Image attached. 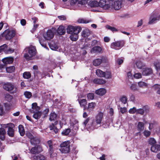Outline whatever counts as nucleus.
I'll list each match as a JSON object with an SVG mask.
<instances>
[{
    "label": "nucleus",
    "mask_w": 160,
    "mask_h": 160,
    "mask_svg": "<svg viewBox=\"0 0 160 160\" xmlns=\"http://www.w3.org/2000/svg\"><path fill=\"white\" fill-rule=\"evenodd\" d=\"M78 121L77 120H75L74 121V124L73 125V128H74L75 129L77 130L78 128Z\"/></svg>",
    "instance_id": "nucleus-61"
},
{
    "label": "nucleus",
    "mask_w": 160,
    "mask_h": 160,
    "mask_svg": "<svg viewBox=\"0 0 160 160\" xmlns=\"http://www.w3.org/2000/svg\"><path fill=\"white\" fill-rule=\"evenodd\" d=\"M123 0H114L113 2L112 1H109V4L111 5L110 8H113L116 10H118L121 8L122 2Z\"/></svg>",
    "instance_id": "nucleus-8"
},
{
    "label": "nucleus",
    "mask_w": 160,
    "mask_h": 160,
    "mask_svg": "<svg viewBox=\"0 0 160 160\" xmlns=\"http://www.w3.org/2000/svg\"><path fill=\"white\" fill-rule=\"evenodd\" d=\"M41 112L38 111L34 113L33 117L34 118L37 119L40 118L41 116Z\"/></svg>",
    "instance_id": "nucleus-42"
},
{
    "label": "nucleus",
    "mask_w": 160,
    "mask_h": 160,
    "mask_svg": "<svg viewBox=\"0 0 160 160\" xmlns=\"http://www.w3.org/2000/svg\"><path fill=\"white\" fill-rule=\"evenodd\" d=\"M15 68L13 66L9 67L6 68L7 72L8 73H12L14 71Z\"/></svg>",
    "instance_id": "nucleus-40"
},
{
    "label": "nucleus",
    "mask_w": 160,
    "mask_h": 160,
    "mask_svg": "<svg viewBox=\"0 0 160 160\" xmlns=\"http://www.w3.org/2000/svg\"><path fill=\"white\" fill-rule=\"evenodd\" d=\"M26 50L28 52L25 54L24 57L28 60L31 59L32 57L34 56L36 53V50L35 47L31 46L26 48Z\"/></svg>",
    "instance_id": "nucleus-3"
},
{
    "label": "nucleus",
    "mask_w": 160,
    "mask_h": 160,
    "mask_svg": "<svg viewBox=\"0 0 160 160\" xmlns=\"http://www.w3.org/2000/svg\"><path fill=\"white\" fill-rule=\"evenodd\" d=\"M2 61L5 64L11 63L13 61V58L12 57H7L2 59Z\"/></svg>",
    "instance_id": "nucleus-21"
},
{
    "label": "nucleus",
    "mask_w": 160,
    "mask_h": 160,
    "mask_svg": "<svg viewBox=\"0 0 160 160\" xmlns=\"http://www.w3.org/2000/svg\"><path fill=\"white\" fill-rule=\"evenodd\" d=\"M49 47L52 50L55 51L57 50L58 48V46L55 44H50Z\"/></svg>",
    "instance_id": "nucleus-44"
},
{
    "label": "nucleus",
    "mask_w": 160,
    "mask_h": 160,
    "mask_svg": "<svg viewBox=\"0 0 160 160\" xmlns=\"http://www.w3.org/2000/svg\"><path fill=\"white\" fill-rule=\"evenodd\" d=\"M18 129L21 135V136H23L25 134V131L23 126L21 125H20L18 126Z\"/></svg>",
    "instance_id": "nucleus-32"
},
{
    "label": "nucleus",
    "mask_w": 160,
    "mask_h": 160,
    "mask_svg": "<svg viewBox=\"0 0 160 160\" xmlns=\"http://www.w3.org/2000/svg\"><path fill=\"white\" fill-rule=\"evenodd\" d=\"M103 113L101 112H99L95 117V120L92 123L91 129H96L100 126L103 119Z\"/></svg>",
    "instance_id": "nucleus-2"
},
{
    "label": "nucleus",
    "mask_w": 160,
    "mask_h": 160,
    "mask_svg": "<svg viewBox=\"0 0 160 160\" xmlns=\"http://www.w3.org/2000/svg\"><path fill=\"white\" fill-rule=\"evenodd\" d=\"M78 102L81 107L84 108V110L86 109L85 106L87 103V101L86 99H82L78 100Z\"/></svg>",
    "instance_id": "nucleus-23"
},
{
    "label": "nucleus",
    "mask_w": 160,
    "mask_h": 160,
    "mask_svg": "<svg viewBox=\"0 0 160 160\" xmlns=\"http://www.w3.org/2000/svg\"><path fill=\"white\" fill-rule=\"evenodd\" d=\"M98 7L103 8L104 9H107L110 8L111 5L109 4V2L108 3L107 2L106 0H100L98 2Z\"/></svg>",
    "instance_id": "nucleus-11"
},
{
    "label": "nucleus",
    "mask_w": 160,
    "mask_h": 160,
    "mask_svg": "<svg viewBox=\"0 0 160 160\" xmlns=\"http://www.w3.org/2000/svg\"><path fill=\"white\" fill-rule=\"evenodd\" d=\"M154 65L156 69L158 71L160 68V62L157 61L155 62Z\"/></svg>",
    "instance_id": "nucleus-55"
},
{
    "label": "nucleus",
    "mask_w": 160,
    "mask_h": 160,
    "mask_svg": "<svg viewBox=\"0 0 160 160\" xmlns=\"http://www.w3.org/2000/svg\"><path fill=\"white\" fill-rule=\"evenodd\" d=\"M142 74L143 75H148L152 72V69L149 68H144L142 69Z\"/></svg>",
    "instance_id": "nucleus-17"
},
{
    "label": "nucleus",
    "mask_w": 160,
    "mask_h": 160,
    "mask_svg": "<svg viewBox=\"0 0 160 160\" xmlns=\"http://www.w3.org/2000/svg\"><path fill=\"white\" fill-rule=\"evenodd\" d=\"M34 77L38 80H40L43 78L45 75H43V74L40 72L38 71H35L34 72Z\"/></svg>",
    "instance_id": "nucleus-14"
},
{
    "label": "nucleus",
    "mask_w": 160,
    "mask_h": 160,
    "mask_svg": "<svg viewBox=\"0 0 160 160\" xmlns=\"http://www.w3.org/2000/svg\"><path fill=\"white\" fill-rule=\"evenodd\" d=\"M120 112L122 114L125 113L127 111V108H120Z\"/></svg>",
    "instance_id": "nucleus-64"
},
{
    "label": "nucleus",
    "mask_w": 160,
    "mask_h": 160,
    "mask_svg": "<svg viewBox=\"0 0 160 160\" xmlns=\"http://www.w3.org/2000/svg\"><path fill=\"white\" fill-rule=\"evenodd\" d=\"M134 77L136 79H139L142 78V75L140 73H136L134 74Z\"/></svg>",
    "instance_id": "nucleus-58"
},
{
    "label": "nucleus",
    "mask_w": 160,
    "mask_h": 160,
    "mask_svg": "<svg viewBox=\"0 0 160 160\" xmlns=\"http://www.w3.org/2000/svg\"><path fill=\"white\" fill-rule=\"evenodd\" d=\"M103 77L107 79L111 78H112L111 72L109 71L105 72V74H104V76Z\"/></svg>",
    "instance_id": "nucleus-31"
},
{
    "label": "nucleus",
    "mask_w": 160,
    "mask_h": 160,
    "mask_svg": "<svg viewBox=\"0 0 160 160\" xmlns=\"http://www.w3.org/2000/svg\"><path fill=\"white\" fill-rule=\"evenodd\" d=\"M121 101L124 104H126L127 101V98L126 96H123L120 99Z\"/></svg>",
    "instance_id": "nucleus-53"
},
{
    "label": "nucleus",
    "mask_w": 160,
    "mask_h": 160,
    "mask_svg": "<svg viewBox=\"0 0 160 160\" xmlns=\"http://www.w3.org/2000/svg\"><path fill=\"white\" fill-rule=\"evenodd\" d=\"M58 123V122L57 121H56L54 122L55 124L52 123L49 126L50 130H53V131L55 133H56L58 131V129H57V128L55 126V125H57Z\"/></svg>",
    "instance_id": "nucleus-24"
},
{
    "label": "nucleus",
    "mask_w": 160,
    "mask_h": 160,
    "mask_svg": "<svg viewBox=\"0 0 160 160\" xmlns=\"http://www.w3.org/2000/svg\"><path fill=\"white\" fill-rule=\"evenodd\" d=\"M130 89L131 90L133 91H138V90L137 85L135 83H132L131 84L130 87Z\"/></svg>",
    "instance_id": "nucleus-43"
},
{
    "label": "nucleus",
    "mask_w": 160,
    "mask_h": 160,
    "mask_svg": "<svg viewBox=\"0 0 160 160\" xmlns=\"http://www.w3.org/2000/svg\"><path fill=\"white\" fill-rule=\"evenodd\" d=\"M71 132V129L69 128L66 129L64 130L62 132V134L63 135H67Z\"/></svg>",
    "instance_id": "nucleus-49"
},
{
    "label": "nucleus",
    "mask_w": 160,
    "mask_h": 160,
    "mask_svg": "<svg viewBox=\"0 0 160 160\" xmlns=\"http://www.w3.org/2000/svg\"><path fill=\"white\" fill-rule=\"evenodd\" d=\"M4 113L3 107L0 105V115L2 116Z\"/></svg>",
    "instance_id": "nucleus-63"
},
{
    "label": "nucleus",
    "mask_w": 160,
    "mask_h": 160,
    "mask_svg": "<svg viewBox=\"0 0 160 160\" xmlns=\"http://www.w3.org/2000/svg\"><path fill=\"white\" fill-rule=\"evenodd\" d=\"M106 91L105 89L103 88H101L96 90L95 91V93L98 95L100 96H102L106 93Z\"/></svg>",
    "instance_id": "nucleus-22"
},
{
    "label": "nucleus",
    "mask_w": 160,
    "mask_h": 160,
    "mask_svg": "<svg viewBox=\"0 0 160 160\" xmlns=\"http://www.w3.org/2000/svg\"><path fill=\"white\" fill-rule=\"evenodd\" d=\"M88 5L91 7H98V2L97 1H93L89 2Z\"/></svg>",
    "instance_id": "nucleus-27"
},
{
    "label": "nucleus",
    "mask_w": 160,
    "mask_h": 160,
    "mask_svg": "<svg viewBox=\"0 0 160 160\" xmlns=\"http://www.w3.org/2000/svg\"><path fill=\"white\" fill-rule=\"evenodd\" d=\"M30 142L32 144L35 145L39 142V140L38 139L33 137L32 138L30 139Z\"/></svg>",
    "instance_id": "nucleus-39"
},
{
    "label": "nucleus",
    "mask_w": 160,
    "mask_h": 160,
    "mask_svg": "<svg viewBox=\"0 0 160 160\" xmlns=\"http://www.w3.org/2000/svg\"><path fill=\"white\" fill-rule=\"evenodd\" d=\"M160 19V16H152L149 19L148 22L149 24H152L154 23L156 21L159 20Z\"/></svg>",
    "instance_id": "nucleus-15"
},
{
    "label": "nucleus",
    "mask_w": 160,
    "mask_h": 160,
    "mask_svg": "<svg viewBox=\"0 0 160 160\" xmlns=\"http://www.w3.org/2000/svg\"><path fill=\"white\" fill-rule=\"evenodd\" d=\"M137 109L135 107H133V108H130L129 110V112L130 113L133 114L135 113H137Z\"/></svg>",
    "instance_id": "nucleus-50"
},
{
    "label": "nucleus",
    "mask_w": 160,
    "mask_h": 160,
    "mask_svg": "<svg viewBox=\"0 0 160 160\" xmlns=\"http://www.w3.org/2000/svg\"><path fill=\"white\" fill-rule=\"evenodd\" d=\"M149 111V108L146 106L143 107L141 108L137 109V114L141 115H143L144 113H147Z\"/></svg>",
    "instance_id": "nucleus-13"
},
{
    "label": "nucleus",
    "mask_w": 160,
    "mask_h": 160,
    "mask_svg": "<svg viewBox=\"0 0 160 160\" xmlns=\"http://www.w3.org/2000/svg\"><path fill=\"white\" fill-rule=\"evenodd\" d=\"M90 31L88 29L83 30L82 33V36L84 37H88L90 35Z\"/></svg>",
    "instance_id": "nucleus-30"
},
{
    "label": "nucleus",
    "mask_w": 160,
    "mask_h": 160,
    "mask_svg": "<svg viewBox=\"0 0 160 160\" xmlns=\"http://www.w3.org/2000/svg\"><path fill=\"white\" fill-rule=\"evenodd\" d=\"M26 135L30 139H31L32 138H33V136L30 132H26Z\"/></svg>",
    "instance_id": "nucleus-62"
},
{
    "label": "nucleus",
    "mask_w": 160,
    "mask_h": 160,
    "mask_svg": "<svg viewBox=\"0 0 160 160\" xmlns=\"http://www.w3.org/2000/svg\"><path fill=\"white\" fill-rule=\"evenodd\" d=\"M8 46L6 44H4L0 47V51H4L5 52V50H6Z\"/></svg>",
    "instance_id": "nucleus-54"
},
{
    "label": "nucleus",
    "mask_w": 160,
    "mask_h": 160,
    "mask_svg": "<svg viewBox=\"0 0 160 160\" xmlns=\"http://www.w3.org/2000/svg\"><path fill=\"white\" fill-rule=\"evenodd\" d=\"M78 34L73 33L71 34L70 37L71 40L72 41H76L78 39Z\"/></svg>",
    "instance_id": "nucleus-38"
},
{
    "label": "nucleus",
    "mask_w": 160,
    "mask_h": 160,
    "mask_svg": "<svg viewBox=\"0 0 160 160\" xmlns=\"http://www.w3.org/2000/svg\"><path fill=\"white\" fill-rule=\"evenodd\" d=\"M149 144L152 146L156 143V141L153 138H150L148 139Z\"/></svg>",
    "instance_id": "nucleus-45"
},
{
    "label": "nucleus",
    "mask_w": 160,
    "mask_h": 160,
    "mask_svg": "<svg viewBox=\"0 0 160 160\" xmlns=\"http://www.w3.org/2000/svg\"><path fill=\"white\" fill-rule=\"evenodd\" d=\"M144 128V124L143 122H138V129L139 131H142Z\"/></svg>",
    "instance_id": "nucleus-33"
},
{
    "label": "nucleus",
    "mask_w": 160,
    "mask_h": 160,
    "mask_svg": "<svg viewBox=\"0 0 160 160\" xmlns=\"http://www.w3.org/2000/svg\"><path fill=\"white\" fill-rule=\"evenodd\" d=\"M65 29L64 27L63 26H60L58 28L57 30L58 33L60 35L64 34L65 32Z\"/></svg>",
    "instance_id": "nucleus-25"
},
{
    "label": "nucleus",
    "mask_w": 160,
    "mask_h": 160,
    "mask_svg": "<svg viewBox=\"0 0 160 160\" xmlns=\"http://www.w3.org/2000/svg\"><path fill=\"white\" fill-rule=\"evenodd\" d=\"M138 85L140 88H141L146 87L148 86L147 83L142 81L138 82Z\"/></svg>",
    "instance_id": "nucleus-36"
},
{
    "label": "nucleus",
    "mask_w": 160,
    "mask_h": 160,
    "mask_svg": "<svg viewBox=\"0 0 160 160\" xmlns=\"http://www.w3.org/2000/svg\"><path fill=\"white\" fill-rule=\"evenodd\" d=\"M143 134L144 136L148 137L151 134V132L147 130H146L143 132Z\"/></svg>",
    "instance_id": "nucleus-57"
},
{
    "label": "nucleus",
    "mask_w": 160,
    "mask_h": 160,
    "mask_svg": "<svg viewBox=\"0 0 160 160\" xmlns=\"http://www.w3.org/2000/svg\"><path fill=\"white\" fill-rule=\"evenodd\" d=\"M102 50V48L98 46L93 47L91 50V52L92 53H100Z\"/></svg>",
    "instance_id": "nucleus-16"
},
{
    "label": "nucleus",
    "mask_w": 160,
    "mask_h": 160,
    "mask_svg": "<svg viewBox=\"0 0 160 160\" xmlns=\"http://www.w3.org/2000/svg\"><path fill=\"white\" fill-rule=\"evenodd\" d=\"M156 123L154 121H153L149 123V125L148 127L150 130L152 129L155 126Z\"/></svg>",
    "instance_id": "nucleus-51"
},
{
    "label": "nucleus",
    "mask_w": 160,
    "mask_h": 160,
    "mask_svg": "<svg viewBox=\"0 0 160 160\" xmlns=\"http://www.w3.org/2000/svg\"><path fill=\"white\" fill-rule=\"evenodd\" d=\"M96 73L97 76L100 77H103L105 72L100 69H97L96 71Z\"/></svg>",
    "instance_id": "nucleus-29"
},
{
    "label": "nucleus",
    "mask_w": 160,
    "mask_h": 160,
    "mask_svg": "<svg viewBox=\"0 0 160 160\" xmlns=\"http://www.w3.org/2000/svg\"><path fill=\"white\" fill-rule=\"evenodd\" d=\"M33 159L35 160H45L46 157L43 155L41 154L33 156Z\"/></svg>",
    "instance_id": "nucleus-26"
},
{
    "label": "nucleus",
    "mask_w": 160,
    "mask_h": 160,
    "mask_svg": "<svg viewBox=\"0 0 160 160\" xmlns=\"http://www.w3.org/2000/svg\"><path fill=\"white\" fill-rule=\"evenodd\" d=\"M24 95L27 98H30L32 96V93L26 91L24 92Z\"/></svg>",
    "instance_id": "nucleus-48"
},
{
    "label": "nucleus",
    "mask_w": 160,
    "mask_h": 160,
    "mask_svg": "<svg viewBox=\"0 0 160 160\" xmlns=\"http://www.w3.org/2000/svg\"><path fill=\"white\" fill-rule=\"evenodd\" d=\"M49 151L50 154L51 155H52L54 150V148L53 145L51 147H49Z\"/></svg>",
    "instance_id": "nucleus-60"
},
{
    "label": "nucleus",
    "mask_w": 160,
    "mask_h": 160,
    "mask_svg": "<svg viewBox=\"0 0 160 160\" xmlns=\"http://www.w3.org/2000/svg\"><path fill=\"white\" fill-rule=\"evenodd\" d=\"M124 44L123 40L118 41L111 43V47L116 50H119L121 48Z\"/></svg>",
    "instance_id": "nucleus-9"
},
{
    "label": "nucleus",
    "mask_w": 160,
    "mask_h": 160,
    "mask_svg": "<svg viewBox=\"0 0 160 160\" xmlns=\"http://www.w3.org/2000/svg\"><path fill=\"white\" fill-rule=\"evenodd\" d=\"M5 97L6 100L9 102H11L13 99V97L9 94H6Z\"/></svg>",
    "instance_id": "nucleus-41"
},
{
    "label": "nucleus",
    "mask_w": 160,
    "mask_h": 160,
    "mask_svg": "<svg viewBox=\"0 0 160 160\" xmlns=\"http://www.w3.org/2000/svg\"><path fill=\"white\" fill-rule=\"evenodd\" d=\"M106 28L112 32L117 31V30L114 27H112L109 25H107L106 26Z\"/></svg>",
    "instance_id": "nucleus-52"
},
{
    "label": "nucleus",
    "mask_w": 160,
    "mask_h": 160,
    "mask_svg": "<svg viewBox=\"0 0 160 160\" xmlns=\"http://www.w3.org/2000/svg\"><path fill=\"white\" fill-rule=\"evenodd\" d=\"M14 52V49L11 48H7L6 50H5V53H11Z\"/></svg>",
    "instance_id": "nucleus-56"
},
{
    "label": "nucleus",
    "mask_w": 160,
    "mask_h": 160,
    "mask_svg": "<svg viewBox=\"0 0 160 160\" xmlns=\"http://www.w3.org/2000/svg\"><path fill=\"white\" fill-rule=\"evenodd\" d=\"M96 106V103L95 102H92L88 104L87 109L89 111L92 110Z\"/></svg>",
    "instance_id": "nucleus-28"
},
{
    "label": "nucleus",
    "mask_w": 160,
    "mask_h": 160,
    "mask_svg": "<svg viewBox=\"0 0 160 160\" xmlns=\"http://www.w3.org/2000/svg\"><path fill=\"white\" fill-rule=\"evenodd\" d=\"M153 88L157 90L158 93L160 94V85L155 84L153 86Z\"/></svg>",
    "instance_id": "nucleus-47"
},
{
    "label": "nucleus",
    "mask_w": 160,
    "mask_h": 160,
    "mask_svg": "<svg viewBox=\"0 0 160 160\" xmlns=\"http://www.w3.org/2000/svg\"><path fill=\"white\" fill-rule=\"evenodd\" d=\"M151 150L152 152H156L160 151V145L157 144L153 145L151 148Z\"/></svg>",
    "instance_id": "nucleus-19"
},
{
    "label": "nucleus",
    "mask_w": 160,
    "mask_h": 160,
    "mask_svg": "<svg viewBox=\"0 0 160 160\" xmlns=\"http://www.w3.org/2000/svg\"><path fill=\"white\" fill-rule=\"evenodd\" d=\"M137 67L139 69H141L144 67L145 65L140 61H137L135 63Z\"/></svg>",
    "instance_id": "nucleus-37"
},
{
    "label": "nucleus",
    "mask_w": 160,
    "mask_h": 160,
    "mask_svg": "<svg viewBox=\"0 0 160 160\" xmlns=\"http://www.w3.org/2000/svg\"><path fill=\"white\" fill-rule=\"evenodd\" d=\"M81 28L79 26H68L67 28V32L68 33L71 34L73 33L78 34L81 31Z\"/></svg>",
    "instance_id": "nucleus-6"
},
{
    "label": "nucleus",
    "mask_w": 160,
    "mask_h": 160,
    "mask_svg": "<svg viewBox=\"0 0 160 160\" xmlns=\"http://www.w3.org/2000/svg\"><path fill=\"white\" fill-rule=\"evenodd\" d=\"M53 36L54 34L52 31L50 30H48L47 32H45L43 34L44 40L42 38H39V43L43 47L47 48L46 41L50 40L53 38Z\"/></svg>",
    "instance_id": "nucleus-1"
},
{
    "label": "nucleus",
    "mask_w": 160,
    "mask_h": 160,
    "mask_svg": "<svg viewBox=\"0 0 160 160\" xmlns=\"http://www.w3.org/2000/svg\"><path fill=\"white\" fill-rule=\"evenodd\" d=\"M3 88L6 90L10 92L11 93H16L18 91L17 87L13 84L9 82L5 83L3 85Z\"/></svg>",
    "instance_id": "nucleus-4"
},
{
    "label": "nucleus",
    "mask_w": 160,
    "mask_h": 160,
    "mask_svg": "<svg viewBox=\"0 0 160 160\" xmlns=\"http://www.w3.org/2000/svg\"><path fill=\"white\" fill-rule=\"evenodd\" d=\"M70 141H68L63 142L60 144V150L62 153H67L70 150Z\"/></svg>",
    "instance_id": "nucleus-5"
},
{
    "label": "nucleus",
    "mask_w": 160,
    "mask_h": 160,
    "mask_svg": "<svg viewBox=\"0 0 160 160\" xmlns=\"http://www.w3.org/2000/svg\"><path fill=\"white\" fill-rule=\"evenodd\" d=\"M78 22L80 23H87L89 22V21L83 18H79L78 21Z\"/></svg>",
    "instance_id": "nucleus-46"
},
{
    "label": "nucleus",
    "mask_w": 160,
    "mask_h": 160,
    "mask_svg": "<svg viewBox=\"0 0 160 160\" xmlns=\"http://www.w3.org/2000/svg\"><path fill=\"white\" fill-rule=\"evenodd\" d=\"M87 97L88 99L92 100L94 98V96L93 94L89 93L87 94Z\"/></svg>",
    "instance_id": "nucleus-59"
},
{
    "label": "nucleus",
    "mask_w": 160,
    "mask_h": 160,
    "mask_svg": "<svg viewBox=\"0 0 160 160\" xmlns=\"http://www.w3.org/2000/svg\"><path fill=\"white\" fill-rule=\"evenodd\" d=\"M23 77L25 79H28L31 77V74L29 72H25L23 74Z\"/></svg>",
    "instance_id": "nucleus-35"
},
{
    "label": "nucleus",
    "mask_w": 160,
    "mask_h": 160,
    "mask_svg": "<svg viewBox=\"0 0 160 160\" xmlns=\"http://www.w3.org/2000/svg\"><path fill=\"white\" fill-rule=\"evenodd\" d=\"M15 35V32L14 30H7L3 33V35L7 40H10Z\"/></svg>",
    "instance_id": "nucleus-10"
},
{
    "label": "nucleus",
    "mask_w": 160,
    "mask_h": 160,
    "mask_svg": "<svg viewBox=\"0 0 160 160\" xmlns=\"http://www.w3.org/2000/svg\"><path fill=\"white\" fill-rule=\"evenodd\" d=\"M42 151V148L40 146H36L31 149L30 152L32 154H36Z\"/></svg>",
    "instance_id": "nucleus-12"
},
{
    "label": "nucleus",
    "mask_w": 160,
    "mask_h": 160,
    "mask_svg": "<svg viewBox=\"0 0 160 160\" xmlns=\"http://www.w3.org/2000/svg\"><path fill=\"white\" fill-rule=\"evenodd\" d=\"M1 126L5 128H8L7 131L8 135L10 137H13L14 135V130L13 128L14 127V124L12 123H9L7 124H1Z\"/></svg>",
    "instance_id": "nucleus-7"
},
{
    "label": "nucleus",
    "mask_w": 160,
    "mask_h": 160,
    "mask_svg": "<svg viewBox=\"0 0 160 160\" xmlns=\"http://www.w3.org/2000/svg\"><path fill=\"white\" fill-rule=\"evenodd\" d=\"M57 117V115L54 112L51 113L50 115L49 120L51 121L56 120Z\"/></svg>",
    "instance_id": "nucleus-34"
},
{
    "label": "nucleus",
    "mask_w": 160,
    "mask_h": 160,
    "mask_svg": "<svg viewBox=\"0 0 160 160\" xmlns=\"http://www.w3.org/2000/svg\"><path fill=\"white\" fill-rule=\"evenodd\" d=\"M1 127L2 128H0V139L3 140L5 138V135L6 133V132L4 128H5L2 126Z\"/></svg>",
    "instance_id": "nucleus-20"
},
{
    "label": "nucleus",
    "mask_w": 160,
    "mask_h": 160,
    "mask_svg": "<svg viewBox=\"0 0 160 160\" xmlns=\"http://www.w3.org/2000/svg\"><path fill=\"white\" fill-rule=\"evenodd\" d=\"M106 58H102V59L98 58L94 60L93 61V64L95 66L99 65L103 61L104 59L106 60Z\"/></svg>",
    "instance_id": "nucleus-18"
}]
</instances>
